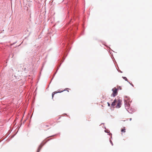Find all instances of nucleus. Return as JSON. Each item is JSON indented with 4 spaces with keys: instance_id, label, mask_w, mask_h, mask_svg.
<instances>
[{
    "instance_id": "13",
    "label": "nucleus",
    "mask_w": 152,
    "mask_h": 152,
    "mask_svg": "<svg viewBox=\"0 0 152 152\" xmlns=\"http://www.w3.org/2000/svg\"><path fill=\"white\" fill-rule=\"evenodd\" d=\"M64 91H65V90H64ZM62 91V92H63V91Z\"/></svg>"
},
{
    "instance_id": "6",
    "label": "nucleus",
    "mask_w": 152,
    "mask_h": 152,
    "mask_svg": "<svg viewBox=\"0 0 152 152\" xmlns=\"http://www.w3.org/2000/svg\"><path fill=\"white\" fill-rule=\"evenodd\" d=\"M42 146L41 145H40V146H39V147L37 150V152H39L40 151L41 148H42Z\"/></svg>"
},
{
    "instance_id": "8",
    "label": "nucleus",
    "mask_w": 152,
    "mask_h": 152,
    "mask_svg": "<svg viewBox=\"0 0 152 152\" xmlns=\"http://www.w3.org/2000/svg\"><path fill=\"white\" fill-rule=\"evenodd\" d=\"M123 77V78L125 80H127V78L126 77Z\"/></svg>"
},
{
    "instance_id": "3",
    "label": "nucleus",
    "mask_w": 152,
    "mask_h": 152,
    "mask_svg": "<svg viewBox=\"0 0 152 152\" xmlns=\"http://www.w3.org/2000/svg\"><path fill=\"white\" fill-rule=\"evenodd\" d=\"M62 91H58V92H53L52 94V98H53V96L55 94H56L57 93H61V92H62Z\"/></svg>"
},
{
    "instance_id": "5",
    "label": "nucleus",
    "mask_w": 152,
    "mask_h": 152,
    "mask_svg": "<svg viewBox=\"0 0 152 152\" xmlns=\"http://www.w3.org/2000/svg\"><path fill=\"white\" fill-rule=\"evenodd\" d=\"M125 106H126V107L128 108V107L127 106H128V102L127 101H126V99L125 100Z\"/></svg>"
},
{
    "instance_id": "9",
    "label": "nucleus",
    "mask_w": 152,
    "mask_h": 152,
    "mask_svg": "<svg viewBox=\"0 0 152 152\" xmlns=\"http://www.w3.org/2000/svg\"><path fill=\"white\" fill-rule=\"evenodd\" d=\"M107 103L108 106H110V104L109 102H107Z\"/></svg>"
},
{
    "instance_id": "7",
    "label": "nucleus",
    "mask_w": 152,
    "mask_h": 152,
    "mask_svg": "<svg viewBox=\"0 0 152 152\" xmlns=\"http://www.w3.org/2000/svg\"><path fill=\"white\" fill-rule=\"evenodd\" d=\"M121 131L122 132H125V128H123L121 130Z\"/></svg>"
},
{
    "instance_id": "4",
    "label": "nucleus",
    "mask_w": 152,
    "mask_h": 152,
    "mask_svg": "<svg viewBox=\"0 0 152 152\" xmlns=\"http://www.w3.org/2000/svg\"><path fill=\"white\" fill-rule=\"evenodd\" d=\"M126 110L128 111L130 113H132V111L131 110H129V108H127L126 107Z\"/></svg>"
},
{
    "instance_id": "12",
    "label": "nucleus",
    "mask_w": 152,
    "mask_h": 152,
    "mask_svg": "<svg viewBox=\"0 0 152 152\" xmlns=\"http://www.w3.org/2000/svg\"><path fill=\"white\" fill-rule=\"evenodd\" d=\"M105 132H106V130H105Z\"/></svg>"
},
{
    "instance_id": "1",
    "label": "nucleus",
    "mask_w": 152,
    "mask_h": 152,
    "mask_svg": "<svg viewBox=\"0 0 152 152\" xmlns=\"http://www.w3.org/2000/svg\"><path fill=\"white\" fill-rule=\"evenodd\" d=\"M116 104V108H118L120 107L121 105V100L119 98H118L117 99H115L112 103L111 106L114 107Z\"/></svg>"
},
{
    "instance_id": "10",
    "label": "nucleus",
    "mask_w": 152,
    "mask_h": 152,
    "mask_svg": "<svg viewBox=\"0 0 152 152\" xmlns=\"http://www.w3.org/2000/svg\"><path fill=\"white\" fill-rule=\"evenodd\" d=\"M110 142L111 143V144H112V145H113V143L112 142H111V141H110Z\"/></svg>"
},
{
    "instance_id": "2",
    "label": "nucleus",
    "mask_w": 152,
    "mask_h": 152,
    "mask_svg": "<svg viewBox=\"0 0 152 152\" xmlns=\"http://www.w3.org/2000/svg\"><path fill=\"white\" fill-rule=\"evenodd\" d=\"M112 91H113V96L114 97L117 94V89L116 88H113L112 89Z\"/></svg>"
},
{
    "instance_id": "11",
    "label": "nucleus",
    "mask_w": 152,
    "mask_h": 152,
    "mask_svg": "<svg viewBox=\"0 0 152 152\" xmlns=\"http://www.w3.org/2000/svg\"><path fill=\"white\" fill-rule=\"evenodd\" d=\"M131 119H131V118H130V121L131 120Z\"/></svg>"
}]
</instances>
